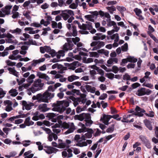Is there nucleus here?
Wrapping results in <instances>:
<instances>
[{"label": "nucleus", "mask_w": 158, "mask_h": 158, "mask_svg": "<svg viewBox=\"0 0 158 158\" xmlns=\"http://www.w3.org/2000/svg\"><path fill=\"white\" fill-rule=\"evenodd\" d=\"M69 105V103L67 101H57L56 103H54L52 105V106L53 107L52 110L61 113L64 112Z\"/></svg>", "instance_id": "f257e3e1"}, {"label": "nucleus", "mask_w": 158, "mask_h": 158, "mask_svg": "<svg viewBox=\"0 0 158 158\" xmlns=\"http://www.w3.org/2000/svg\"><path fill=\"white\" fill-rule=\"evenodd\" d=\"M59 124H60V126L63 129H68L66 131L64 132V134L65 135H68L72 133L75 129V126L73 123H68L65 122L62 123V121H60Z\"/></svg>", "instance_id": "f03ea898"}, {"label": "nucleus", "mask_w": 158, "mask_h": 158, "mask_svg": "<svg viewBox=\"0 0 158 158\" xmlns=\"http://www.w3.org/2000/svg\"><path fill=\"white\" fill-rule=\"evenodd\" d=\"M44 85V84L42 83L41 79H36L32 86L30 88L29 90H31V92L34 93L42 89Z\"/></svg>", "instance_id": "7ed1b4c3"}, {"label": "nucleus", "mask_w": 158, "mask_h": 158, "mask_svg": "<svg viewBox=\"0 0 158 158\" xmlns=\"http://www.w3.org/2000/svg\"><path fill=\"white\" fill-rule=\"evenodd\" d=\"M59 145L61 148H69L72 146H76V144L74 143L73 141H71L69 139H66L65 142H63V141L59 139Z\"/></svg>", "instance_id": "20e7f679"}, {"label": "nucleus", "mask_w": 158, "mask_h": 158, "mask_svg": "<svg viewBox=\"0 0 158 158\" xmlns=\"http://www.w3.org/2000/svg\"><path fill=\"white\" fill-rule=\"evenodd\" d=\"M54 96V93H51L47 91L41 96V102L48 103V100L52 98Z\"/></svg>", "instance_id": "39448f33"}, {"label": "nucleus", "mask_w": 158, "mask_h": 158, "mask_svg": "<svg viewBox=\"0 0 158 158\" xmlns=\"http://www.w3.org/2000/svg\"><path fill=\"white\" fill-rule=\"evenodd\" d=\"M74 139L77 143H75L76 146L80 147H82L84 146H87L86 143L85 141L82 139L81 136V137L80 135H76L74 137Z\"/></svg>", "instance_id": "423d86ee"}, {"label": "nucleus", "mask_w": 158, "mask_h": 158, "mask_svg": "<svg viewBox=\"0 0 158 158\" xmlns=\"http://www.w3.org/2000/svg\"><path fill=\"white\" fill-rule=\"evenodd\" d=\"M152 92V90L148 89H146L145 88L142 87L138 89L135 94L139 96H141L145 95H149Z\"/></svg>", "instance_id": "0eeeda50"}, {"label": "nucleus", "mask_w": 158, "mask_h": 158, "mask_svg": "<svg viewBox=\"0 0 158 158\" xmlns=\"http://www.w3.org/2000/svg\"><path fill=\"white\" fill-rule=\"evenodd\" d=\"M60 15L64 20H67L70 16H74L73 12L71 10H61V13Z\"/></svg>", "instance_id": "6e6552de"}, {"label": "nucleus", "mask_w": 158, "mask_h": 158, "mask_svg": "<svg viewBox=\"0 0 158 158\" xmlns=\"http://www.w3.org/2000/svg\"><path fill=\"white\" fill-rule=\"evenodd\" d=\"M67 42L65 43L62 47V49L64 50L66 52L69 50H71L73 49L74 46L71 39L67 38Z\"/></svg>", "instance_id": "1a4fd4ad"}, {"label": "nucleus", "mask_w": 158, "mask_h": 158, "mask_svg": "<svg viewBox=\"0 0 158 158\" xmlns=\"http://www.w3.org/2000/svg\"><path fill=\"white\" fill-rule=\"evenodd\" d=\"M135 110L136 112H135L133 110H131L129 111L128 112L130 113H132V115H135L141 117L143 116V113L145 112V110L144 109L141 108L138 106H136L135 109Z\"/></svg>", "instance_id": "9d476101"}, {"label": "nucleus", "mask_w": 158, "mask_h": 158, "mask_svg": "<svg viewBox=\"0 0 158 158\" xmlns=\"http://www.w3.org/2000/svg\"><path fill=\"white\" fill-rule=\"evenodd\" d=\"M105 45V43L103 41H93L90 44L91 47H94L92 50H96L103 47Z\"/></svg>", "instance_id": "9b49d317"}, {"label": "nucleus", "mask_w": 158, "mask_h": 158, "mask_svg": "<svg viewBox=\"0 0 158 158\" xmlns=\"http://www.w3.org/2000/svg\"><path fill=\"white\" fill-rule=\"evenodd\" d=\"M93 28L92 26L91 23L89 24H82L81 28V29L82 30V31H80L79 32L81 34H88L89 32L86 30H90Z\"/></svg>", "instance_id": "f8f14e48"}, {"label": "nucleus", "mask_w": 158, "mask_h": 158, "mask_svg": "<svg viewBox=\"0 0 158 158\" xmlns=\"http://www.w3.org/2000/svg\"><path fill=\"white\" fill-rule=\"evenodd\" d=\"M87 133H85L84 135L81 136V138L84 141L85 140V138H90L92 137V134H94V131L91 128H88L86 130Z\"/></svg>", "instance_id": "ddd939ff"}, {"label": "nucleus", "mask_w": 158, "mask_h": 158, "mask_svg": "<svg viewBox=\"0 0 158 158\" xmlns=\"http://www.w3.org/2000/svg\"><path fill=\"white\" fill-rule=\"evenodd\" d=\"M76 116L78 120L82 121L84 120L85 121L88 119L91 116L90 114L88 113H82L78 115H76Z\"/></svg>", "instance_id": "4468645a"}, {"label": "nucleus", "mask_w": 158, "mask_h": 158, "mask_svg": "<svg viewBox=\"0 0 158 158\" xmlns=\"http://www.w3.org/2000/svg\"><path fill=\"white\" fill-rule=\"evenodd\" d=\"M19 52V51L18 50H15L12 51V54L9 56V58L12 60H17L19 59V58L21 57V56L19 55H17Z\"/></svg>", "instance_id": "2eb2a0df"}, {"label": "nucleus", "mask_w": 158, "mask_h": 158, "mask_svg": "<svg viewBox=\"0 0 158 158\" xmlns=\"http://www.w3.org/2000/svg\"><path fill=\"white\" fill-rule=\"evenodd\" d=\"M33 116L32 119L35 121H37L40 119H44L45 117L43 114H39L38 111H36L33 114Z\"/></svg>", "instance_id": "dca6fc26"}, {"label": "nucleus", "mask_w": 158, "mask_h": 158, "mask_svg": "<svg viewBox=\"0 0 158 158\" xmlns=\"http://www.w3.org/2000/svg\"><path fill=\"white\" fill-rule=\"evenodd\" d=\"M111 115L104 114L102 117H101V120L106 125H108L109 123V121L110 119L111 118Z\"/></svg>", "instance_id": "f3484780"}, {"label": "nucleus", "mask_w": 158, "mask_h": 158, "mask_svg": "<svg viewBox=\"0 0 158 158\" xmlns=\"http://www.w3.org/2000/svg\"><path fill=\"white\" fill-rule=\"evenodd\" d=\"M111 124L110 126L106 129V132L107 133H112L114 130V127L118 125L117 123L115 121L112 120L110 123Z\"/></svg>", "instance_id": "a211bd4d"}, {"label": "nucleus", "mask_w": 158, "mask_h": 158, "mask_svg": "<svg viewBox=\"0 0 158 158\" xmlns=\"http://www.w3.org/2000/svg\"><path fill=\"white\" fill-rule=\"evenodd\" d=\"M38 110L40 112H45L50 110V108L47 107V105L45 103L40 104L38 107Z\"/></svg>", "instance_id": "6ab92c4d"}, {"label": "nucleus", "mask_w": 158, "mask_h": 158, "mask_svg": "<svg viewBox=\"0 0 158 158\" xmlns=\"http://www.w3.org/2000/svg\"><path fill=\"white\" fill-rule=\"evenodd\" d=\"M22 104L24 107H25V109L27 110H29L32 108V107L34 105V104L32 102H27L25 101H23L22 102Z\"/></svg>", "instance_id": "aec40b11"}, {"label": "nucleus", "mask_w": 158, "mask_h": 158, "mask_svg": "<svg viewBox=\"0 0 158 158\" xmlns=\"http://www.w3.org/2000/svg\"><path fill=\"white\" fill-rule=\"evenodd\" d=\"M134 11L136 15L139 17L138 19L142 20L144 19L143 17L141 15L142 13L141 10L138 8H135L133 10Z\"/></svg>", "instance_id": "412c9836"}, {"label": "nucleus", "mask_w": 158, "mask_h": 158, "mask_svg": "<svg viewBox=\"0 0 158 158\" xmlns=\"http://www.w3.org/2000/svg\"><path fill=\"white\" fill-rule=\"evenodd\" d=\"M106 38V35L101 33H98L95 34V35L93 37V39L94 40H103Z\"/></svg>", "instance_id": "4be33fe9"}, {"label": "nucleus", "mask_w": 158, "mask_h": 158, "mask_svg": "<svg viewBox=\"0 0 158 158\" xmlns=\"http://www.w3.org/2000/svg\"><path fill=\"white\" fill-rule=\"evenodd\" d=\"M72 151L71 149H66L65 151L62 152V156L64 157L67 156L69 157H71L72 156Z\"/></svg>", "instance_id": "5701e85b"}, {"label": "nucleus", "mask_w": 158, "mask_h": 158, "mask_svg": "<svg viewBox=\"0 0 158 158\" xmlns=\"http://www.w3.org/2000/svg\"><path fill=\"white\" fill-rule=\"evenodd\" d=\"M45 49V52L49 53L51 55L52 57L55 56L56 54V52L53 49H52L51 47L48 46H44Z\"/></svg>", "instance_id": "b1692460"}, {"label": "nucleus", "mask_w": 158, "mask_h": 158, "mask_svg": "<svg viewBox=\"0 0 158 158\" xmlns=\"http://www.w3.org/2000/svg\"><path fill=\"white\" fill-rule=\"evenodd\" d=\"M36 76L40 78H42L48 81L50 79V78L46 74L42 73L41 72H37Z\"/></svg>", "instance_id": "393cba45"}, {"label": "nucleus", "mask_w": 158, "mask_h": 158, "mask_svg": "<svg viewBox=\"0 0 158 158\" xmlns=\"http://www.w3.org/2000/svg\"><path fill=\"white\" fill-rule=\"evenodd\" d=\"M60 124L58 123H56L55 125L52 126V131L54 133L58 134L60 133L61 131L60 127Z\"/></svg>", "instance_id": "a878e982"}, {"label": "nucleus", "mask_w": 158, "mask_h": 158, "mask_svg": "<svg viewBox=\"0 0 158 158\" xmlns=\"http://www.w3.org/2000/svg\"><path fill=\"white\" fill-rule=\"evenodd\" d=\"M12 7V5H7L5 6L4 8H2V10L6 15H8L10 13V10Z\"/></svg>", "instance_id": "bb28decb"}, {"label": "nucleus", "mask_w": 158, "mask_h": 158, "mask_svg": "<svg viewBox=\"0 0 158 158\" xmlns=\"http://www.w3.org/2000/svg\"><path fill=\"white\" fill-rule=\"evenodd\" d=\"M45 58H42L38 60H34L31 63V65L32 66H35L37 64L43 62L45 60Z\"/></svg>", "instance_id": "cd10ccee"}, {"label": "nucleus", "mask_w": 158, "mask_h": 158, "mask_svg": "<svg viewBox=\"0 0 158 158\" xmlns=\"http://www.w3.org/2000/svg\"><path fill=\"white\" fill-rule=\"evenodd\" d=\"M81 64L78 61H75L73 62L70 66V69L74 70L77 67L81 66Z\"/></svg>", "instance_id": "c85d7f7f"}, {"label": "nucleus", "mask_w": 158, "mask_h": 158, "mask_svg": "<svg viewBox=\"0 0 158 158\" xmlns=\"http://www.w3.org/2000/svg\"><path fill=\"white\" fill-rule=\"evenodd\" d=\"M149 10L151 13L153 15H155V13L154 11V10L156 12H158V6L156 5H153L152 7H150Z\"/></svg>", "instance_id": "c756f323"}, {"label": "nucleus", "mask_w": 158, "mask_h": 158, "mask_svg": "<svg viewBox=\"0 0 158 158\" xmlns=\"http://www.w3.org/2000/svg\"><path fill=\"white\" fill-rule=\"evenodd\" d=\"M8 70L9 71L10 73L13 75L17 77H19L18 75H19V73L16 71L14 67L13 68H9L8 69Z\"/></svg>", "instance_id": "7c9ffc66"}, {"label": "nucleus", "mask_w": 158, "mask_h": 158, "mask_svg": "<svg viewBox=\"0 0 158 158\" xmlns=\"http://www.w3.org/2000/svg\"><path fill=\"white\" fill-rule=\"evenodd\" d=\"M85 87L88 92L92 93H94L96 90V88L95 87H93L90 85H86L85 86Z\"/></svg>", "instance_id": "2f4dec72"}, {"label": "nucleus", "mask_w": 158, "mask_h": 158, "mask_svg": "<svg viewBox=\"0 0 158 158\" xmlns=\"http://www.w3.org/2000/svg\"><path fill=\"white\" fill-rule=\"evenodd\" d=\"M99 15L101 16V17H102L105 16L106 18L107 19H110L111 16L108 13H105L103 11L100 10L99 11Z\"/></svg>", "instance_id": "473e14b6"}, {"label": "nucleus", "mask_w": 158, "mask_h": 158, "mask_svg": "<svg viewBox=\"0 0 158 158\" xmlns=\"http://www.w3.org/2000/svg\"><path fill=\"white\" fill-rule=\"evenodd\" d=\"M24 123L27 126H30L33 125L34 122L31 120L30 117H28L25 119Z\"/></svg>", "instance_id": "72a5a7b5"}, {"label": "nucleus", "mask_w": 158, "mask_h": 158, "mask_svg": "<svg viewBox=\"0 0 158 158\" xmlns=\"http://www.w3.org/2000/svg\"><path fill=\"white\" fill-rule=\"evenodd\" d=\"M53 138L55 140H56L57 139L58 137L56 135L52 132L48 135V139L49 141H51L52 140Z\"/></svg>", "instance_id": "f704fd0d"}, {"label": "nucleus", "mask_w": 158, "mask_h": 158, "mask_svg": "<svg viewBox=\"0 0 158 158\" xmlns=\"http://www.w3.org/2000/svg\"><path fill=\"white\" fill-rule=\"evenodd\" d=\"M35 78V76L34 74H31L26 79V80L27 83L30 84L32 83L33 82V79Z\"/></svg>", "instance_id": "c9c22d12"}, {"label": "nucleus", "mask_w": 158, "mask_h": 158, "mask_svg": "<svg viewBox=\"0 0 158 158\" xmlns=\"http://www.w3.org/2000/svg\"><path fill=\"white\" fill-rule=\"evenodd\" d=\"M109 37L112 40H114V42H118L119 40V37L118 33H115L110 36Z\"/></svg>", "instance_id": "e433bc0d"}, {"label": "nucleus", "mask_w": 158, "mask_h": 158, "mask_svg": "<svg viewBox=\"0 0 158 158\" xmlns=\"http://www.w3.org/2000/svg\"><path fill=\"white\" fill-rule=\"evenodd\" d=\"M66 52L64 50H60L57 53H56V55L58 59H60L61 56H64L65 55V53Z\"/></svg>", "instance_id": "4c0bfd02"}, {"label": "nucleus", "mask_w": 158, "mask_h": 158, "mask_svg": "<svg viewBox=\"0 0 158 158\" xmlns=\"http://www.w3.org/2000/svg\"><path fill=\"white\" fill-rule=\"evenodd\" d=\"M71 99L73 102V105L75 107L80 103L79 98H75L72 97Z\"/></svg>", "instance_id": "58836bf2"}, {"label": "nucleus", "mask_w": 158, "mask_h": 158, "mask_svg": "<svg viewBox=\"0 0 158 158\" xmlns=\"http://www.w3.org/2000/svg\"><path fill=\"white\" fill-rule=\"evenodd\" d=\"M36 144L38 145V148H53V147H48L46 145L45 143H44L42 144L40 142H38L36 143Z\"/></svg>", "instance_id": "ea45409f"}, {"label": "nucleus", "mask_w": 158, "mask_h": 158, "mask_svg": "<svg viewBox=\"0 0 158 158\" xmlns=\"http://www.w3.org/2000/svg\"><path fill=\"white\" fill-rule=\"evenodd\" d=\"M118 62V59L116 58H110L107 61V63L108 64H111L113 63L114 62L117 63Z\"/></svg>", "instance_id": "a19ab883"}, {"label": "nucleus", "mask_w": 158, "mask_h": 158, "mask_svg": "<svg viewBox=\"0 0 158 158\" xmlns=\"http://www.w3.org/2000/svg\"><path fill=\"white\" fill-rule=\"evenodd\" d=\"M79 77L74 75L69 76L68 77V81L69 82H72L73 81L78 79Z\"/></svg>", "instance_id": "79ce46f5"}, {"label": "nucleus", "mask_w": 158, "mask_h": 158, "mask_svg": "<svg viewBox=\"0 0 158 158\" xmlns=\"http://www.w3.org/2000/svg\"><path fill=\"white\" fill-rule=\"evenodd\" d=\"M9 93L10 95L12 97L16 96L18 94L17 90L15 89H12L10 90Z\"/></svg>", "instance_id": "37998d69"}, {"label": "nucleus", "mask_w": 158, "mask_h": 158, "mask_svg": "<svg viewBox=\"0 0 158 158\" xmlns=\"http://www.w3.org/2000/svg\"><path fill=\"white\" fill-rule=\"evenodd\" d=\"M106 9L108 10L109 13L111 14H113V12L116 11V10L115 7L114 6H110L106 7Z\"/></svg>", "instance_id": "c03bdc74"}, {"label": "nucleus", "mask_w": 158, "mask_h": 158, "mask_svg": "<svg viewBox=\"0 0 158 158\" xmlns=\"http://www.w3.org/2000/svg\"><path fill=\"white\" fill-rule=\"evenodd\" d=\"M144 123L146 127L150 130H152V127L151 124V122L147 120L144 121Z\"/></svg>", "instance_id": "a18cd8bd"}, {"label": "nucleus", "mask_w": 158, "mask_h": 158, "mask_svg": "<svg viewBox=\"0 0 158 158\" xmlns=\"http://www.w3.org/2000/svg\"><path fill=\"white\" fill-rule=\"evenodd\" d=\"M116 8L122 15L123 14V12L126 10V8L124 6H117Z\"/></svg>", "instance_id": "49530a36"}, {"label": "nucleus", "mask_w": 158, "mask_h": 158, "mask_svg": "<svg viewBox=\"0 0 158 158\" xmlns=\"http://www.w3.org/2000/svg\"><path fill=\"white\" fill-rule=\"evenodd\" d=\"M22 30L21 29L17 28L16 29L11 30L10 32L13 34H20L21 33Z\"/></svg>", "instance_id": "de8ad7c7"}, {"label": "nucleus", "mask_w": 158, "mask_h": 158, "mask_svg": "<svg viewBox=\"0 0 158 158\" xmlns=\"http://www.w3.org/2000/svg\"><path fill=\"white\" fill-rule=\"evenodd\" d=\"M127 59L128 61L130 62L135 63L137 61V59L131 56H128L127 57Z\"/></svg>", "instance_id": "09e8293b"}, {"label": "nucleus", "mask_w": 158, "mask_h": 158, "mask_svg": "<svg viewBox=\"0 0 158 158\" xmlns=\"http://www.w3.org/2000/svg\"><path fill=\"white\" fill-rule=\"evenodd\" d=\"M85 121V125L87 127H90L93 123V121L91 120V116L88 119L86 120Z\"/></svg>", "instance_id": "8fccbe9b"}, {"label": "nucleus", "mask_w": 158, "mask_h": 158, "mask_svg": "<svg viewBox=\"0 0 158 158\" xmlns=\"http://www.w3.org/2000/svg\"><path fill=\"white\" fill-rule=\"evenodd\" d=\"M21 117H22L21 115H19L16 116L12 117L9 118V119H7V121H10L11 122H13L15 119Z\"/></svg>", "instance_id": "3c124183"}, {"label": "nucleus", "mask_w": 158, "mask_h": 158, "mask_svg": "<svg viewBox=\"0 0 158 158\" xmlns=\"http://www.w3.org/2000/svg\"><path fill=\"white\" fill-rule=\"evenodd\" d=\"M83 62L85 63H89L93 61V60L92 58H87L85 57L83 58Z\"/></svg>", "instance_id": "603ef678"}, {"label": "nucleus", "mask_w": 158, "mask_h": 158, "mask_svg": "<svg viewBox=\"0 0 158 158\" xmlns=\"http://www.w3.org/2000/svg\"><path fill=\"white\" fill-rule=\"evenodd\" d=\"M106 21L107 22V26L109 27H110L112 26H114L116 25V23L114 21H111L110 19H106Z\"/></svg>", "instance_id": "864d4df0"}, {"label": "nucleus", "mask_w": 158, "mask_h": 158, "mask_svg": "<svg viewBox=\"0 0 158 158\" xmlns=\"http://www.w3.org/2000/svg\"><path fill=\"white\" fill-rule=\"evenodd\" d=\"M94 131H95V133H94L93 135L95 137L98 136L100 135L101 131L98 128L95 129L93 130Z\"/></svg>", "instance_id": "5fc2aeb1"}, {"label": "nucleus", "mask_w": 158, "mask_h": 158, "mask_svg": "<svg viewBox=\"0 0 158 158\" xmlns=\"http://www.w3.org/2000/svg\"><path fill=\"white\" fill-rule=\"evenodd\" d=\"M31 13V12L29 11H26V12L23 13V15L27 19H31V17L30 15Z\"/></svg>", "instance_id": "6e6d98bb"}, {"label": "nucleus", "mask_w": 158, "mask_h": 158, "mask_svg": "<svg viewBox=\"0 0 158 158\" xmlns=\"http://www.w3.org/2000/svg\"><path fill=\"white\" fill-rule=\"evenodd\" d=\"M57 149H44V150L48 154H51L54 152Z\"/></svg>", "instance_id": "4d7b16f0"}, {"label": "nucleus", "mask_w": 158, "mask_h": 158, "mask_svg": "<svg viewBox=\"0 0 158 158\" xmlns=\"http://www.w3.org/2000/svg\"><path fill=\"white\" fill-rule=\"evenodd\" d=\"M72 35L74 36H76L77 35V33L76 26H73L72 27Z\"/></svg>", "instance_id": "13d9d810"}, {"label": "nucleus", "mask_w": 158, "mask_h": 158, "mask_svg": "<svg viewBox=\"0 0 158 158\" xmlns=\"http://www.w3.org/2000/svg\"><path fill=\"white\" fill-rule=\"evenodd\" d=\"M41 94L40 93L37 94L36 96H34L32 97V99L33 100H37L38 101L41 102Z\"/></svg>", "instance_id": "bf43d9fd"}, {"label": "nucleus", "mask_w": 158, "mask_h": 158, "mask_svg": "<svg viewBox=\"0 0 158 158\" xmlns=\"http://www.w3.org/2000/svg\"><path fill=\"white\" fill-rule=\"evenodd\" d=\"M85 17L88 20L92 22H94V17L92 15H85Z\"/></svg>", "instance_id": "052dcab7"}, {"label": "nucleus", "mask_w": 158, "mask_h": 158, "mask_svg": "<svg viewBox=\"0 0 158 158\" xmlns=\"http://www.w3.org/2000/svg\"><path fill=\"white\" fill-rule=\"evenodd\" d=\"M89 53L90 57H98L99 56L98 54L96 52H89Z\"/></svg>", "instance_id": "680f3d73"}, {"label": "nucleus", "mask_w": 158, "mask_h": 158, "mask_svg": "<svg viewBox=\"0 0 158 158\" xmlns=\"http://www.w3.org/2000/svg\"><path fill=\"white\" fill-rule=\"evenodd\" d=\"M26 79L24 78H22L19 80L17 78L16 79V81L18 83L19 85H21L22 84L23 82H25Z\"/></svg>", "instance_id": "e2e57ef3"}, {"label": "nucleus", "mask_w": 158, "mask_h": 158, "mask_svg": "<svg viewBox=\"0 0 158 158\" xmlns=\"http://www.w3.org/2000/svg\"><path fill=\"white\" fill-rule=\"evenodd\" d=\"M128 44L126 43L121 47V49L123 52H127L128 50Z\"/></svg>", "instance_id": "0e129e2a"}, {"label": "nucleus", "mask_w": 158, "mask_h": 158, "mask_svg": "<svg viewBox=\"0 0 158 158\" xmlns=\"http://www.w3.org/2000/svg\"><path fill=\"white\" fill-rule=\"evenodd\" d=\"M139 138L144 143H146L148 141V140L147 139L146 137L145 136L143 135L139 136Z\"/></svg>", "instance_id": "69168bd1"}, {"label": "nucleus", "mask_w": 158, "mask_h": 158, "mask_svg": "<svg viewBox=\"0 0 158 158\" xmlns=\"http://www.w3.org/2000/svg\"><path fill=\"white\" fill-rule=\"evenodd\" d=\"M106 76L110 79H112L114 77V75L112 73H107L106 74Z\"/></svg>", "instance_id": "338daca9"}, {"label": "nucleus", "mask_w": 158, "mask_h": 158, "mask_svg": "<svg viewBox=\"0 0 158 158\" xmlns=\"http://www.w3.org/2000/svg\"><path fill=\"white\" fill-rule=\"evenodd\" d=\"M80 40V38L78 37H76L75 38H72V40L71 41L72 42H73L74 44L75 45L77 44Z\"/></svg>", "instance_id": "774afa93"}]
</instances>
